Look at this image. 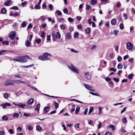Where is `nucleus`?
<instances>
[{
    "mask_svg": "<svg viewBox=\"0 0 135 135\" xmlns=\"http://www.w3.org/2000/svg\"><path fill=\"white\" fill-rule=\"evenodd\" d=\"M19 59H13L12 60L15 61L17 62H19L20 63H25L26 62L27 60V59H31V58L29 57L27 55H26L23 56H18L17 57Z\"/></svg>",
    "mask_w": 135,
    "mask_h": 135,
    "instance_id": "f257e3e1",
    "label": "nucleus"
},
{
    "mask_svg": "<svg viewBox=\"0 0 135 135\" xmlns=\"http://www.w3.org/2000/svg\"><path fill=\"white\" fill-rule=\"evenodd\" d=\"M51 55L47 52H45L42 55H40L38 56V59L43 61H46L50 59L49 57H51Z\"/></svg>",
    "mask_w": 135,
    "mask_h": 135,
    "instance_id": "f03ea898",
    "label": "nucleus"
},
{
    "mask_svg": "<svg viewBox=\"0 0 135 135\" xmlns=\"http://www.w3.org/2000/svg\"><path fill=\"white\" fill-rule=\"evenodd\" d=\"M14 81L13 80H8L5 81L4 84L6 86H7L9 85H14Z\"/></svg>",
    "mask_w": 135,
    "mask_h": 135,
    "instance_id": "7ed1b4c3",
    "label": "nucleus"
},
{
    "mask_svg": "<svg viewBox=\"0 0 135 135\" xmlns=\"http://www.w3.org/2000/svg\"><path fill=\"white\" fill-rule=\"evenodd\" d=\"M68 66L70 70L73 71L77 73H79V71L73 65H71L70 66L68 65Z\"/></svg>",
    "mask_w": 135,
    "mask_h": 135,
    "instance_id": "20e7f679",
    "label": "nucleus"
},
{
    "mask_svg": "<svg viewBox=\"0 0 135 135\" xmlns=\"http://www.w3.org/2000/svg\"><path fill=\"white\" fill-rule=\"evenodd\" d=\"M16 36V33L13 31L10 32L9 35V38L11 40L14 39L15 38Z\"/></svg>",
    "mask_w": 135,
    "mask_h": 135,
    "instance_id": "39448f33",
    "label": "nucleus"
},
{
    "mask_svg": "<svg viewBox=\"0 0 135 135\" xmlns=\"http://www.w3.org/2000/svg\"><path fill=\"white\" fill-rule=\"evenodd\" d=\"M127 49L129 50H131L133 48V45L131 42H128L126 44Z\"/></svg>",
    "mask_w": 135,
    "mask_h": 135,
    "instance_id": "423d86ee",
    "label": "nucleus"
},
{
    "mask_svg": "<svg viewBox=\"0 0 135 135\" xmlns=\"http://www.w3.org/2000/svg\"><path fill=\"white\" fill-rule=\"evenodd\" d=\"M84 85L85 88L86 89L91 91H94V90L92 89L93 87L85 83H84Z\"/></svg>",
    "mask_w": 135,
    "mask_h": 135,
    "instance_id": "0eeeda50",
    "label": "nucleus"
},
{
    "mask_svg": "<svg viewBox=\"0 0 135 135\" xmlns=\"http://www.w3.org/2000/svg\"><path fill=\"white\" fill-rule=\"evenodd\" d=\"M60 36L61 35L60 33L59 32H57L56 33V34H55V35L52 36L53 39L54 41L57 38H60Z\"/></svg>",
    "mask_w": 135,
    "mask_h": 135,
    "instance_id": "6e6552de",
    "label": "nucleus"
},
{
    "mask_svg": "<svg viewBox=\"0 0 135 135\" xmlns=\"http://www.w3.org/2000/svg\"><path fill=\"white\" fill-rule=\"evenodd\" d=\"M85 78L88 80H90L91 78V76L89 75V73L88 72L86 73L85 74Z\"/></svg>",
    "mask_w": 135,
    "mask_h": 135,
    "instance_id": "1a4fd4ad",
    "label": "nucleus"
},
{
    "mask_svg": "<svg viewBox=\"0 0 135 135\" xmlns=\"http://www.w3.org/2000/svg\"><path fill=\"white\" fill-rule=\"evenodd\" d=\"M107 128H111L113 131H114L115 129V126L113 124H110L107 127Z\"/></svg>",
    "mask_w": 135,
    "mask_h": 135,
    "instance_id": "9d476101",
    "label": "nucleus"
},
{
    "mask_svg": "<svg viewBox=\"0 0 135 135\" xmlns=\"http://www.w3.org/2000/svg\"><path fill=\"white\" fill-rule=\"evenodd\" d=\"M18 106L21 108H24L26 105L22 103H19L18 104Z\"/></svg>",
    "mask_w": 135,
    "mask_h": 135,
    "instance_id": "9b49d317",
    "label": "nucleus"
},
{
    "mask_svg": "<svg viewBox=\"0 0 135 135\" xmlns=\"http://www.w3.org/2000/svg\"><path fill=\"white\" fill-rule=\"evenodd\" d=\"M15 83L18 84H20L21 83H25V82L21 81V80H16L14 81Z\"/></svg>",
    "mask_w": 135,
    "mask_h": 135,
    "instance_id": "f8f14e48",
    "label": "nucleus"
},
{
    "mask_svg": "<svg viewBox=\"0 0 135 135\" xmlns=\"http://www.w3.org/2000/svg\"><path fill=\"white\" fill-rule=\"evenodd\" d=\"M50 107H46L44 108V110L45 111V113H47L49 111L50 109Z\"/></svg>",
    "mask_w": 135,
    "mask_h": 135,
    "instance_id": "ddd939ff",
    "label": "nucleus"
},
{
    "mask_svg": "<svg viewBox=\"0 0 135 135\" xmlns=\"http://www.w3.org/2000/svg\"><path fill=\"white\" fill-rule=\"evenodd\" d=\"M34 102V100L32 98L30 99L28 101V104L30 105H31Z\"/></svg>",
    "mask_w": 135,
    "mask_h": 135,
    "instance_id": "4468645a",
    "label": "nucleus"
},
{
    "mask_svg": "<svg viewBox=\"0 0 135 135\" xmlns=\"http://www.w3.org/2000/svg\"><path fill=\"white\" fill-rule=\"evenodd\" d=\"M97 2L96 0H91L90 1V3L91 5H93L96 4Z\"/></svg>",
    "mask_w": 135,
    "mask_h": 135,
    "instance_id": "2eb2a0df",
    "label": "nucleus"
},
{
    "mask_svg": "<svg viewBox=\"0 0 135 135\" xmlns=\"http://www.w3.org/2000/svg\"><path fill=\"white\" fill-rule=\"evenodd\" d=\"M66 37L67 39H70L71 37V33L70 32H68L66 35Z\"/></svg>",
    "mask_w": 135,
    "mask_h": 135,
    "instance_id": "dca6fc26",
    "label": "nucleus"
},
{
    "mask_svg": "<svg viewBox=\"0 0 135 135\" xmlns=\"http://www.w3.org/2000/svg\"><path fill=\"white\" fill-rule=\"evenodd\" d=\"M25 44L26 46L29 47L30 45V42L29 41L27 40L25 41Z\"/></svg>",
    "mask_w": 135,
    "mask_h": 135,
    "instance_id": "f3484780",
    "label": "nucleus"
},
{
    "mask_svg": "<svg viewBox=\"0 0 135 135\" xmlns=\"http://www.w3.org/2000/svg\"><path fill=\"white\" fill-rule=\"evenodd\" d=\"M116 22V20L115 19L112 20L111 21V24L113 25H114Z\"/></svg>",
    "mask_w": 135,
    "mask_h": 135,
    "instance_id": "a211bd4d",
    "label": "nucleus"
},
{
    "mask_svg": "<svg viewBox=\"0 0 135 135\" xmlns=\"http://www.w3.org/2000/svg\"><path fill=\"white\" fill-rule=\"evenodd\" d=\"M40 104H38L36 106V108L35 109V110L37 111L38 112L39 111L40 108Z\"/></svg>",
    "mask_w": 135,
    "mask_h": 135,
    "instance_id": "6ab92c4d",
    "label": "nucleus"
},
{
    "mask_svg": "<svg viewBox=\"0 0 135 135\" xmlns=\"http://www.w3.org/2000/svg\"><path fill=\"white\" fill-rule=\"evenodd\" d=\"M6 12L7 10L5 8H3L1 11V12L2 14H5L6 13Z\"/></svg>",
    "mask_w": 135,
    "mask_h": 135,
    "instance_id": "aec40b11",
    "label": "nucleus"
},
{
    "mask_svg": "<svg viewBox=\"0 0 135 135\" xmlns=\"http://www.w3.org/2000/svg\"><path fill=\"white\" fill-rule=\"evenodd\" d=\"M19 116V114L17 113H14L13 114V117H16V118H18Z\"/></svg>",
    "mask_w": 135,
    "mask_h": 135,
    "instance_id": "412c9836",
    "label": "nucleus"
},
{
    "mask_svg": "<svg viewBox=\"0 0 135 135\" xmlns=\"http://www.w3.org/2000/svg\"><path fill=\"white\" fill-rule=\"evenodd\" d=\"M11 2V0H8L7 1V2H5L4 3V4L5 6H9V3H10Z\"/></svg>",
    "mask_w": 135,
    "mask_h": 135,
    "instance_id": "4be33fe9",
    "label": "nucleus"
},
{
    "mask_svg": "<svg viewBox=\"0 0 135 135\" xmlns=\"http://www.w3.org/2000/svg\"><path fill=\"white\" fill-rule=\"evenodd\" d=\"M42 127L40 126H38L36 127V130L38 131H40L41 130Z\"/></svg>",
    "mask_w": 135,
    "mask_h": 135,
    "instance_id": "5701e85b",
    "label": "nucleus"
},
{
    "mask_svg": "<svg viewBox=\"0 0 135 135\" xmlns=\"http://www.w3.org/2000/svg\"><path fill=\"white\" fill-rule=\"evenodd\" d=\"M80 107L78 106L76 107L75 113L76 114H78L80 110Z\"/></svg>",
    "mask_w": 135,
    "mask_h": 135,
    "instance_id": "b1692460",
    "label": "nucleus"
},
{
    "mask_svg": "<svg viewBox=\"0 0 135 135\" xmlns=\"http://www.w3.org/2000/svg\"><path fill=\"white\" fill-rule=\"evenodd\" d=\"M85 31L86 33L88 34H89L90 33V28L89 27L85 29Z\"/></svg>",
    "mask_w": 135,
    "mask_h": 135,
    "instance_id": "393cba45",
    "label": "nucleus"
},
{
    "mask_svg": "<svg viewBox=\"0 0 135 135\" xmlns=\"http://www.w3.org/2000/svg\"><path fill=\"white\" fill-rule=\"evenodd\" d=\"M2 119L6 121L8 119V118L7 116L4 115L2 117Z\"/></svg>",
    "mask_w": 135,
    "mask_h": 135,
    "instance_id": "a878e982",
    "label": "nucleus"
},
{
    "mask_svg": "<svg viewBox=\"0 0 135 135\" xmlns=\"http://www.w3.org/2000/svg\"><path fill=\"white\" fill-rule=\"evenodd\" d=\"M2 44L3 45H8L9 44V42L7 41H5L2 42Z\"/></svg>",
    "mask_w": 135,
    "mask_h": 135,
    "instance_id": "bb28decb",
    "label": "nucleus"
},
{
    "mask_svg": "<svg viewBox=\"0 0 135 135\" xmlns=\"http://www.w3.org/2000/svg\"><path fill=\"white\" fill-rule=\"evenodd\" d=\"M28 128L29 131L32 130L33 129V127H32V125H28Z\"/></svg>",
    "mask_w": 135,
    "mask_h": 135,
    "instance_id": "cd10ccee",
    "label": "nucleus"
},
{
    "mask_svg": "<svg viewBox=\"0 0 135 135\" xmlns=\"http://www.w3.org/2000/svg\"><path fill=\"white\" fill-rule=\"evenodd\" d=\"M89 93L91 94L94 95H95L96 96H99V95L98 93H94L93 92H89Z\"/></svg>",
    "mask_w": 135,
    "mask_h": 135,
    "instance_id": "c85d7f7f",
    "label": "nucleus"
},
{
    "mask_svg": "<svg viewBox=\"0 0 135 135\" xmlns=\"http://www.w3.org/2000/svg\"><path fill=\"white\" fill-rule=\"evenodd\" d=\"M122 65L121 64H119L118 65L117 68L118 69H121L122 68Z\"/></svg>",
    "mask_w": 135,
    "mask_h": 135,
    "instance_id": "c756f323",
    "label": "nucleus"
},
{
    "mask_svg": "<svg viewBox=\"0 0 135 135\" xmlns=\"http://www.w3.org/2000/svg\"><path fill=\"white\" fill-rule=\"evenodd\" d=\"M54 105H55V108L56 109H57L59 107V104L56 102H54Z\"/></svg>",
    "mask_w": 135,
    "mask_h": 135,
    "instance_id": "7c9ffc66",
    "label": "nucleus"
},
{
    "mask_svg": "<svg viewBox=\"0 0 135 135\" xmlns=\"http://www.w3.org/2000/svg\"><path fill=\"white\" fill-rule=\"evenodd\" d=\"M134 74H129L128 75V78L129 79H132L133 77L134 76Z\"/></svg>",
    "mask_w": 135,
    "mask_h": 135,
    "instance_id": "2f4dec72",
    "label": "nucleus"
},
{
    "mask_svg": "<svg viewBox=\"0 0 135 135\" xmlns=\"http://www.w3.org/2000/svg\"><path fill=\"white\" fill-rule=\"evenodd\" d=\"M41 42V40L40 38L36 39L35 40V42L37 44H39Z\"/></svg>",
    "mask_w": 135,
    "mask_h": 135,
    "instance_id": "473e14b6",
    "label": "nucleus"
},
{
    "mask_svg": "<svg viewBox=\"0 0 135 135\" xmlns=\"http://www.w3.org/2000/svg\"><path fill=\"white\" fill-rule=\"evenodd\" d=\"M86 10H89L90 9V8L91 7V6L90 5H88V4H86Z\"/></svg>",
    "mask_w": 135,
    "mask_h": 135,
    "instance_id": "72a5a7b5",
    "label": "nucleus"
},
{
    "mask_svg": "<svg viewBox=\"0 0 135 135\" xmlns=\"http://www.w3.org/2000/svg\"><path fill=\"white\" fill-rule=\"evenodd\" d=\"M79 34L78 32H76L74 35V37L76 38H77L78 37Z\"/></svg>",
    "mask_w": 135,
    "mask_h": 135,
    "instance_id": "f704fd0d",
    "label": "nucleus"
},
{
    "mask_svg": "<svg viewBox=\"0 0 135 135\" xmlns=\"http://www.w3.org/2000/svg\"><path fill=\"white\" fill-rule=\"evenodd\" d=\"M26 26V24L25 21H23L22 23V27H24Z\"/></svg>",
    "mask_w": 135,
    "mask_h": 135,
    "instance_id": "c9c22d12",
    "label": "nucleus"
},
{
    "mask_svg": "<svg viewBox=\"0 0 135 135\" xmlns=\"http://www.w3.org/2000/svg\"><path fill=\"white\" fill-rule=\"evenodd\" d=\"M4 97L6 99L8 98V94L6 93H5L4 95Z\"/></svg>",
    "mask_w": 135,
    "mask_h": 135,
    "instance_id": "e433bc0d",
    "label": "nucleus"
},
{
    "mask_svg": "<svg viewBox=\"0 0 135 135\" xmlns=\"http://www.w3.org/2000/svg\"><path fill=\"white\" fill-rule=\"evenodd\" d=\"M11 9H12L16 10L18 9V8L17 6H14L12 7L11 8Z\"/></svg>",
    "mask_w": 135,
    "mask_h": 135,
    "instance_id": "4c0bfd02",
    "label": "nucleus"
},
{
    "mask_svg": "<svg viewBox=\"0 0 135 135\" xmlns=\"http://www.w3.org/2000/svg\"><path fill=\"white\" fill-rule=\"evenodd\" d=\"M57 15L59 16L61 15H62L61 12L59 10H57L56 12Z\"/></svg>",
    "mask_w": 135,
    "mask_h": 135,
    "instance_id": "58836bf2",
    "label": "nucleus"
},
{
    "mask_svg": "<svg viewBox=\"0 0 135 135\" xmlns=\"http://www.w3.org/2000/svg\"><path fill=\"white\" fill-rule=\"evenodd\" d=\"M123 17L124 19L126 20L127 19V16L126 14L123 13Z\"/></svg>",
    "mask_w": 135,
    "mask_h": 135,
    "instance_id": "ea45409f",
    "label": "nucleus"
},
{
    "mask_svg": "<svg viewBox=\"0 0 135 135\" xmlns=\"http://www.w3.org/2000/svg\"><path fill=\"white\" fill-rule=\"evenodd\" d=\"M113 80L115 81L116 82H119V79L118 78H113Z\"/></svg>",
    "mask_w": 135,
    "mask_h": 135,
    "instance_id": "a19ab883",
    "label": "nucleus"
},
{
    "mask_svg": "<svg viewBox=\"0 0 135 135\" xmlns=\"http://www.w3.org/2000/svg\"><path fill=\"white\" fill-rule=\"evenodd\" d=\"M102 126V123L101 122L99 123L98 125V129H99Z\"/></svg>",
    "mask_w": 135,
    "mask_h": 135,
    "instance_id": "79ce46f5",
    "label": "nucleus"
},
{
    "mask_svg": "<svg viewBox=\"0 0 135 135\" xmlns=\"http://www.w3.org/2000/svg\"><path fill=\"white\" fill-rule=\"evenodd\" d=\"M62 30H65V27L63 25H62L60 26Z\"/></svg>",
    "mask_w": 135,
    "mask_h": 135,
    "instance_id": "37998d69",
    "label": "nucleus"
},
{
    "mask_svg": "<svg viewBox=\"0 0 135 135\" xmlns=\"http://www.w3.org/2000/svg\"><path fill=\"white\" fill-rule=\"evenodd\" d=\"M41 36L42 38H44L45 37V33L44 31L42 32Z\"/></svg>",
    "mask_w": 135,
    "mask_h": 135,
    "instance_id": "c03bdc74",
    "label": "nucleus"
},
{
    "mask_svg": "<svg viewBox=\"0 0 135 135\" xmlns=\"http://www.w3.org/2000/svg\"><path fill=\"white\" fill-rule=\"evenodd\" d=\"M35 7L37 9H39L40 8V5H39L38 4H37L35 6Z\"/></svg>",
    "mask_w": 135,
    "mask_h": 135,
    "instance_id": "a18cd8bd",
    "label": "nucleus"
},
{
    "mask_svg": "<svg viewBox=\"0 0 135 135\" xmlns=\"http://www.w3.org/2000/svg\"><path fill=\"white\" fill-rule=\"evenodd\" d=\"M122 120L123 123H125L127 121V119L126 118H123L122 119Z\"/></svg>",
    "mask_w": 135,
    "mask_h": 135,
    "instance_id": "49530a36",
    "label": "nucleus"
},
{
    "mask_svg": "<svg viewBox=\"0 0 135 135\" xmlns=\"http://www.w3.org/2000/svg\"><path fill=\"white\" fill-rule=\"evenodd\" d=\"M117 59L118 62H120L122 60V58L121 56H119L118 57Z\"/></svg>",
    "mask_w": 135,
    "mask_h": 135,
    "instance_id": "de8ad7c7",
    "label": "nucleus"
},
{
    "mask_svg": "<svg viewBox=\"0 0 135 135\" xmlns=\"http://www.w3.org/2000/svg\"><path fill=\"white\" fill-rule=\"evenodd\" d=\"M119 27L121 29H123L124 28V26L123 24L122 23H121L119 25Z\"/></svg>",
    "mask_w": 135,
    "mask_h": 135,
    "instance_id": "09e8293b",
    "label": "nucleus"
},
{
    "mask_svg": "<svg viewBox=\"0 0 135 135\" xmlns=\"http://www.w3.org/2000/svg\"><path fill=\"white\" fill-rule=\"evenodd\" d=\"M71 51L72 52H73L75 53H77L78 52V51L75 50L74 49H71Z\"/></svg>",
    "mask_w": 135,
    "mask_h": 135,
    "instance_id": "8fccbe9b",
    "label": "nucleus"
},
{
    "mask_svg": "<svg viewBox=\"0 0 135 135\" xmlns=\"http://www.w3.org/2000/svg\"><path fill=\"white\" fill-rule=\"evenodd\" d=\"M63 11L64 13H67L68 12V11L67 9V8H65L64 9Z\"/></svg>",
    "mask_w": 135,
    "mask_h": 135,
    "instance_id": "3c124183",
    "label": "nucleus"
},
{
    "mask_svg": "<svg viewBox=\"0 0 135 135\" xmlns=\"http://www.w3.org/2000/svg\"><path fill=\"white\" fill-rule=\"evenodd\" d=\"M68 20L69 22H72L73 21V18H71V17H69L68 18Z\"/></svg>",
    "mask_w": 135,
    "mask_h": 135,
    "instance_id": "603ef678",
    "label": "nucleus"
},
{
    "mask_svg": "<svg viewBox=\"0 0 135 135\" xmlns=\"http://www.w3.org/2000/svg\"><path fill=\"white\" fill-rule=\"evenodd\" d=\"M49 7L50 9H52L54 8L53 6L51 4L49 5Z\"/></svg>",
    "mask_w": 135,
    "mask_h": 135,
    "instance_id": "864d4df0",
    "label": "nucleus"
},
{
    "mask_svg": "<svg viewBox=\"0 0 135 135\" xmlns=\"http://www.w3.org/2000/svg\"><path fill=\"white\" fill-rule=\"evenodd\" d=\"M8 131L11 134H12L13 133V131L12 129H9Z\"/></svg>",
    "mask_w": 135,
    "mask_h": 135,
    "instance_id": "5fc2aeb1",
    "label": "nucleus"
},
{
    "mask_svg": "<svg viewBox=\"0 0 135 135\" xmlns=\"http://www.w3.org/2000/svg\"><path fill=\"white\" fill-rule=\"evenodd\" d=\"M93 107H91L89 110V114L91 113L93 111Z\"/></svg>",
    "mask_w": 135,
    "mask_h": 135,
    "instance_id": "6e6d98bb",
    "label": "nucleus"
},
{
    "mask_svg": "<svg viewBox=\"0 0 135 135\" xmlns=\"http://www.w3.org/2000/svg\"><path fill=\"white\" fill-rule=\"evenodd\" d=\"M105 135H112V133L110 132H107L105 133Z\"/></svg>",
    "mask_w": 135,
    "mask_h": 135,
    "instance_id": "4d7b16f0",
    "label": "nucleus"
},
{
    "mask_svg": "<svg viewBox=\"0 0 135 135\" xmlns=\"http://www.w3.org/2000/svg\"><path fill=\"white\" fill-rule=\"evenodd\" d=\"M127 109V107H124L123 109L122 110L121 112V113H122L124 112Z\"/></svg>",
    "mask_w": 135,
    "mask_h": 135,
    "instance_id": "13d9d810",
    "label": "nucleus"
},
{
    "mask_svg": "<svg viewBox=\"0 0 135 135\" xmlns=\"http://www.w3.org/2000/svg\"><path fill=\"white\" fill-rule=\"evenodd\" d=\"M118 32H119L118 31L115 30L113 31V33H114V34L116 36V35H117V33Z\"/></svg>",
    "mask_w": 135,
    "mask_h": 135,
    "instance_id": "bf43d9fd",
    "label": "nucleus"
},
{
    "mask_svg": "<svg viewBox=\"0 0 135 135\" xmlns=\"http://www.w3.org/2000/svg\"><path fill=\"white\" fill-rule=\"evenodd\" d=\"M0 135H5L4 132L3 131H0Z\"/></svg>",
    "mask_w": 135,
    "mask_h": 135,
    "instance_id": "052dcab7",
    "label": "nucleus"
},
{
    "mask_svg": "<svg viewBox=\"0 0 135 135\" xmlns=\"http://www.w3.org/2000/svg\"><path fill=\"white\" fill-rule=\"evenodd\" d=\"M88 109L87 108H86L84 110V114L85 115H86L87 114V112H88Z\"/></svg>",
    "mask_w": 135,
    "mask_h": 135,
    "instance_id": "680f3d73",
    "label": "nucleus"
},
{
    "mask_svg": "<svg viewBox=\"0 0 135 135\" xmlns=\"http://www.w3.org/2000/svg\"><path fill=\"white\" fill-rule=\"evenodd\" d=\"M78 29L80 30L82 29V27L81 25L79 24L78 25Z\"/></svg>",
    "mask_w": 135,
    "mask_h": 135,
    "instance_id": "e2e57ef3",
    "label": "nucleus"
},
{
    "mask_svg": "<svg viewBox=\"0 0 135 135\" xmlns=\"http://www.w3.org/2000/svg\"><path fill=\"white\" fill-rule=\"evenodd\" d=\"M50 37L51 36L50 35H47V40H50Z\"/></svg>",
    "mask_w": 135,
    "mask_h": 135,
    "instance_id": "0e129e2a",
    "label": "nucleus"
},
{
    "mask_svg": "<svg viewBox=\"0 0 135 135\" xmlns=\"http://www.w3.org/2000/svg\"><path fill=\"white\" fill-rule=\"evenodd\" d=\"M110 71H113L114 72H115L116 71V69H114L113 68H110Z\"/></svg>",
    "mask_w": 135,
    "mask_h": 135,
    "instance_id": "69168bd1",
    "label": "nucleus"
},
{
    "mask_svg": "<svg viewBox=\"0 0 135 135\" xmlns=\"http://www.w3.org/2000/svg\"><path fill=\"white\" fill-rule=\"evenodd\" d=\"M79 124L77 123L75 124L74 126L75 128H79Z\"/></svg>",
    "mask_w": 135,
    "mask_h": 135,
    "instance_id": "338daca9",
    "label": "nucleus"
},
{
    "mask_svg": "<svg viewBox=\"0 0 135 135\" xmlns=\"http://www.w3.org/2000/svg\"><path fill=\"white\" fill-rule=\"evenodd\" d=\"M109 23L108 22H106V23L105 24V26L106 27H107L109 26Z\"/></svg>",
    "mask_w": 135,
    "mask_h": 135,
    "instance_id": "774afa93",
    "label": "nucleus"
}]
</instances>
